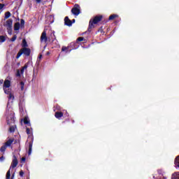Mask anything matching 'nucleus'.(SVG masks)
<instances>
[{"instance_id": "1", "label": "nucleus", "mask_w": 179, "mask_h": 179, "mask_svg": "<svg viewBox=\"0 0 179 179\" xmlns=\"http://www.w3.org/2000/svg\"><path fill=\"white\" fill-rule=\"evenodd\" d=\"M10 80H6L3 83V91L6 94H8V102L7 103V108L6 111V117L7 124L10 125V124L15 123V113L12 110L11 104L15 100V96L12 94V90L10 88Z\"/></svg>"}, {"instance_id": "2", "label": "nucleus", "mask_w": 179, "mask_h": 179, "mask_svg": "<svg viewBox=\"0 0 179 179\" xmlns=\"http://www.w3.org/2000/svg\"><path fill=\"white\" fill-rule=\"evenodd\" d=\"M27 134L29 135L28 141H30L29 143V151L28 155L30 156L33 150V142L34 141V137L33 136V129L27 128Z\"/></svg>"}, {"instance_id": "3", "label": "nucleus", "mask_w": 179, "mask_h": 179, "mask_svg": "<svg viewBox=\"0 0 179 179\" xmlns=\"http://www.w3.org/2000/svg\"><path fill=\"white\" fill-rule=\"evenodd\" d=\"M101 19H103V16H96L93 20H90V24L88 27V31H92V29L93 27H94V24H97L99 22L101 21Z\"/></svg>"}, {"instance_id": "4", "label": "nucleus", "mask_w": 179, "mask_h": 179, "mask_svg": "<svg viewBox=\"0 0 179 179\" xmlns=\"http://www.w3.org/2000/svg\"><path fill=\"white\" fill-rule=\"evenodd\" d=\"M30 52H31V50L30 48H22L18 53L17 54L16 58L17 59H19L22 55H26V57H29L30 55Z\"/></svg>"}, {"instance_id": "5", "label": "nucleus", "mask_w": 179, "mask_h": 179, "mask_svg": "<svg viewBox=\"0 0 179 179\" xmlns=\"http://www.w3.org/2000/svg\"><path fill=\"white\" fill-rule=\"evenodd\" d=\"M13 157L14 158L13 159L10 169L6 173V179H10V170H12V169H15V167L17 166V158H16V156H14Z\"/></svg>"}, {"instance_id": "6", "label": "nucleus", "mask_w": 179, "mask_h": 179, "mask_svg": "<svg viewBox=\"0 0 179 179\" xmlns=\"http://www.w3.org/2000/svg\"><path fill=\"white\" fill-rule=\"evenodd\" d=\"M13 24V20L12 19H9L4 24L5 27H6V30L10 36H12V27Z\"/></svg>"}, {"instance_id": "7", "label": "nucleus", "mask_w": 179, "mask_h": 179, "mask_svg": "<svg viewBox=\"0 0 179 179\" xmlns=\"http://www.w3.org/2000/svg\"><path fill=\"white\" fill-rule=\"evenodd\" d=\"M49 41H52V44L55 45V47H59V43H58V41H57L55 31H52L50 34V37H49Z\"/></svg>"}, {"instance_id": "8", "label": "nucleus", "mask_w": 179, "mask_h": 179, "mask_svg": "<svg viewBox=\"0 0 179 179\" xmlns=\"http://www.w3.org/2000/svg\"><path fill=\"white\" fill-rule=\"evenodd\" d=\"M71 13L74 16H79L80 14V6L78 4H75L74 7L71 9Z\"/></svg>"}, {"instance_id": "9", "label": "nucleus", "mask_w": 179, "mask_h": 179, "mask_svg": "<svg viewBox=\"0 0 179 179\" xmlns=\"http://www.w3.org/2000/svg\"><path fill=\"white\" fill-rule=\"evenodd\" d=\"M49 38L47 37V32L45 31H43L41 36V43H47L48 41Z\"/></svg>"}, {"instance_id": "10", "label": "nucleus", "mask_w": 179, "mask_h": 179, "mask_svg": "<svg viewBox=\"0 0 179 179\" xmlns=\"http://www.w3.org/2000/svg\"><path fill=\"white\" fill-rule=\"evenodd\" d=\"M64 24H66V26H69V27H71V26H72V21L71 20H69V17H65Z\"/></svg>"}, {"instance_id": "11", "label": "nucleus", "mask_w": 179, "mask_h": 179, "mask_svg": "<svg viewBox=\"0 0 179 179\" xmlns=\"http://www.w3.org/2000/svg\"><path fill=\"white\" fill-rule=\"evenodd\" d=\"M14 139L13 138H10V139H8L5 143H4V145L7 147V148H8L9 146H10L13 143V142H14Z\"/></svg>"}, {"instance_id": "12", "label": "nucleus", "mask_w": 179, "mask_h": 179, "mask_svg": "<svg viewBox=\"0 0 179 179\" xmlns=\"http://www.w3.org/2000/svg\"><path fill=\"white\" fill-rule=\"evenodd\" d=\"M55 117H56L58 120H60L62 118V117H64V113H62V112H56Z\"/></svg>"}, {"instance_id": "13", "label": "nucleus", "mask_w": 179, "mask_h": 179, "mask_svg": "<svg viewBox=\"0 0 179 179\" xmlns=\"http://www.w3.org/2000/svg\"><path fill=\"white\" fill-rule=\"evenodd\" d=\"M27 68H29V64L27 63V64H24V66L20 71L21 75H23L24 73V70L27 69Z\"/></svg>"}, {"instance_id": "14", "label": "nucleus", "mask_w": 179, "mask_h": 179, "mask_svg": "<svg viewBox=\"0 0 179 179\" xmlns=\"http://www.w3.org/2000/svg\"><path fill=\"white\" fill-rule=\"evenodd\" d=\"M175 167L179 170V155L175 159Z\"/></svg>"}, {"instance_id": "15", "label": "nucleus", "mask_w": 179, "mask_h": 179, "mask_svg": "<svg viewBox=\"0 0 179 179\" xmlns=\"http://www.w3.org/2000/svg\"><path fill=\"white\" fill-rule=\"evenodd\" d=\"M20 29V23L19 22H16L15 24H14V30L15 31H18V30Z\"/></svg>"}, {"instance_id": "16", "label": "nucleus", "mask_w": 179, "mask_h": 179, "mask_svg": "<svg viewBox=\"0 0 179 179\" xmlns=\"http://www.w3.org/2000/svg\"><path fill=\"white\" fill-rule=\"evenodd\" d=\"M69 48L66 46H63L62 48V52H66V54H69L72 50H68Z\"/></svg>"}, {"instance_id": "17", "label": "nucleus", "mask_w": 179, "mask_h": 179, "mask_svg": "<svg viewBox=\"0 0 179 179\" xmlns=\"http://www.w3.org/2000/svg\"><path fill=\"white\" fill-rule=\"evenodd\" d=\"M22 47H23L24 48H26V47H29V45H27L26 39L22 40Z\"/></svg>"}, {"instance_id": "18", "label": "nucleus", "mask_w": 179, "mask_h": 179, "mask_svg": "<svg viewBox=\"0 0 179 179\" xmlns=\"http://www.w3.org/2000/svg\"><path fill=\"white\" fill-rule=\"evenodd\" d=\"M172 179H179V172L173 173L172 175Z\"/></svg>"}, {"instance_id": "19", "label": "nucleus", "mask_w": 179, "mask_h": 179, "mask_svg": "<svg viewBox=\"0 0 179 179\" xmlns=\"http://www.w3.org/2000/svg\"><path fill=\"white\" fill-rule=\"evenodd\" d=\"M115 17H118V15L117 14H113L109 17V20H114Z\"/></svg>"}, {"instance_id": "20", "label": "nucleus", "mask_w": 179, "mask_h": 179, "mask_svg": "<svg viewBox=\"0 0 179 179\" xmlns=\"http://www.w3.org/2000/svg\"><path fill=\"white\" fill-rule=\"evenodd\" d=\"M6 146L4 144L3 146L1 147L0 148V152H1V153H5V150H6Z\"/></svg>"}, {"instance_id": "21", "label": "nucleus", "mask_w": 179, "mask_h": 179, "mask_svg": "<svg viewBox=\"0 0 179 179\" xmlns=\"http://www.w3.org/2000/svg\"><path fill=\"white\" fill-rule=\"evenodd\" d=\"M6 41V37L4 36H0V43H5Z\"/></svg>"}, {"instance_id": "22", "label": "nucleus", "mask_w": 179, "mask_h": 179, "mask_svg": "<svg viewBox=\"0 0 179 179\" xmlns=\"http://www.w3.org/2000/svg\"><path fill=\"white\" fill-rule=\"evenodd\" d=\"M16 129V126H11L9 128V131L11 133L15 132V130Z\"/></svg>"}, {"instance_id": "23", "label": "nucleus", "mask_w": 179, "mask_h": 179, "mask_svg": "<svg viewBox=\"0 0 179 179\" xmlns=\"http://www.w3.org/2000/svg\"><path fill=\"white\" fill-rule=\"evenodd\" d=\"M10 17V12L8 11L5 13L4 19H9Z\"/></svg>"}, {"instance_id": "24", "label": "nucleus", "mask_w": 179, "mask_h": 179, "mask_svg": "<svg viewBox=\"0 0 179 179\" xmlns=\"http://www.w3.org/2000/svg\"><path fill=\"white\" fill-rule=\"evenodd\" d=\"M20 89L22 91L24 90V82L23 81H21L20 83Z\"/></svg>"}, {"instance_id": "25", "label": "nucleus", "mask_w": 179, "mask_h": 179, "mask_svg": "<svg viewBox=\"0 0 179 179\" xmlns=\"http://www.w3.org/2000/svg\"><path fill=\"white\" fill-rule=\"evenodd\" d=\"M24 124H25V125H31L30 124V121H29L27 118H25V119H24Z\"/></svg>"}, {"instance_id": "26", "label": "nucleus", "mask_w": 179, "mask_h": 179, "mask_svg": "<svg viewBox=\"0 0 179 179\" xmlns=\"http://www.w3.org/2000/svg\"><path fill=\"white\" fill-rule=\"evenodd\" d=\"M17 38V36L14 35L12 38L10 40V41H11L12 43H13V41H16V39Z\"/></svg>"}, {"instance_id": "27", "label": "nucleus", "mask_w": 179, "mask_h": 179, "mask_svg": "<svg viewBox=\"0 0 179 179\" xmlns=\"http://www.w3.org/2000/svg\"><path fill=\"white\" fill-rule=\"evenodd\" d=\"M85 40V38L83 37H79L76 42V44H78V43H79V41H83Z\"/></svg>"}, {"instance_id": "28", "label": "nucleus", "mask_w": 179, "mask_h": 179, "mask_svg": "<svg viewBox=\"0 0 179 179\" xmlns=\"http://www.w3.org/2000/svg\"><path fill=\"white\" fill-rule=\"evenodd\" d=\"M21 75H22V73H20V70H17L15 76H17V78H20V76H21Z\"/></svg>"}, {"instance_id": "29", "label": "nucleus", "mask_w": 179, "mask_h": 179, "mask_svg": "<svg viewBox=\"0 0 179 179\" xmlns=\"http://www.w3.org/2000/svg\"><path fill=\"white\" fill-rule=\"evenodd\" d=\"M20 24H21V27H24V20L22 19L20 20Z\"/></svg>"}, {"instance_id": "30", "label": "nucleus", "mask_w": 179, "mask_h": 179, "mask_svg": "<svg viewBox=\"0 0 179 179\" xmlns=\"http://www.w3.org/2000/svg\"><path fill=\"white\" fill-rule=\"evenodd\" d=\"M5 7V4L0 3V10H2L3 8Z\"/></svg>"}, {"instance_id": "31", "label": "nucleus", "mask_w": 179, "mask_h": 179, "mask_svg": "<svg viewBox=\"0 0 179 179\" xmlns=\"http://www.w3.org/2000/svg\"><path fill=\"white\" fill-rule=\"evenodd\" d=\"M24 175V172H23V171H20V177H23Z\"/></svg>"}, {"instance_id": "32", "label": "nucleus", "mask_w": 179, "mask_h": 179, "mask_svg": "<svg viewBox=\"0 0 179 179\" xmlns=\"http://www.w3.org/2000/svg\"><path fill=\"white\" fill-rule=\"evenodd\" d=\"M3 160H5V157H3V156L0 157V161L3 162Z\"/></svg>"}, {"instance_id": "33", "label": "nucleus", "mask_w": 179, "mask_h": 179, "mask_svg": "<svg viewBox=\"0 0 179 179\" xmlns=\"http://www.w3.org/2000/svg\"><path fill=\"white\" fill-rule=\"evenodd\" d=\"M43 0H36V3H41Z\"/></svg>"}, {"instance_id": "34", "label": "nucleus", "mask_w": 179, "mask_h": 179, "mask_svg": "<svg viewBox=\"0 0 179 179\" xmlns=\"http://www.w3.org/2000/svg\"><path fill=\"white\" fill-rule=\"evenodd\" d=\"M21 160H22V162H26V158L22 157V158L21 159Z\"/></svg>"}, {"instance_id": "35", "label": "nucleus", "mask_w": 179, "mask_h": 179, "mask_svg": "<svg viewBox=\"0 0 179 179\" xmlns=\"http://www.w3.org/2000/svg\"><path fill=\"white\" fill-rule=\"evenodd\" d=\"M3 84V80H0V85Z\"/></svg>"}, {"instance_id": "36", "label": "nucleus", "mask_w": 179, "mask_h": 179, "mask_svg": "<svg viewBox=\"0 0 179 179\" xmlns=\"http://www.w3.org/2000/svg\"><path fill=\"white\" fill-rule=\"evenodd\" d=\"M13 178H15V173H13V174L12 175V176H11V179H13Z\"/></svg>"}, {"instance_id": "37", "label": "nucleus", "mask_w": 179, "mask_h": 179, "mask_svg": "<svg viewBox=\"0 0 179 179\" xmlns=\"http://www.w3.org/2000/svg\"><path fill=\"white\" fill-rule=\"evenodd\" d=\"M159 174H162V170H158Z\"/></svg>"}, {"instance_id": "38", "label": "nucleus", "mask_w": 179, "mask_h": 179, "mask_svg": "<svg viewBox=\"0 0 179 179\" xmlns=\"http://www.w3.org/2000/svg\"><path fill=\"white\" fill-rule=\"evenodd\" d=\"M78 48H79V47L78 46V47H76V48H73V50H78Z\"/></svg>"}, {"instance_id": "39", "label": "nucleus", "mask_w": 179, "mask_h": 179, "mask_svg": "<svg viewBox=\"0 0 179 179\" xmlns=\"http://www.w3.org/2000/svg\"><path fill=\"white\" fill-rule=\"evenodd\" d=\"M66 117H69V114H68V113H66Z\"/></svg>"}, {"instance_id": "40", "label": "nucleus", "mask_w": 179, "mask_h": 179, "mask_svg": "<svg viewBox=\"0 0 179 179\" xmlns=\"http://www.w3.org/2000/svg\"><path fill=\"white\" fill-rule=\"evenodd\" d=\"M50 17L52 19H54V16H52V15H50Z\"/></svg>"}, {"instance_id": "41", "label": "nucleus", "mask_w": 179, "mask_h": 179, "mask_svg": "<svg viewBox=\"0 0 179 179\" xmlns=\"http://www.w3.org/2000/svg\"><path fill=\"white\" fill-rule=\"evenodd\" d=\"M71 23H75V19L72 20Z\"/></svg>"}, {"instance_id": "42", "label": "nucleus", "mask_w": 179, "mask_h": 179, "mask_svg": "<svg viewBox=\"0 0 179 179\" xmlns=\"http://www.w3.org/2000/svg\"><path fill=\"white\" fill-rule=\"evenodd\" d=\"M50 23H54V20H52L50 22Z\"/></svg>"}, {"instance_id": "43", "label": "nucleus", "mask_w": 179, "mask_h": 179, "mask_svg": "<svg viewBox=\"0 0 179 179\" xmlns=\"http://www.w3.org/2000/svg\"><path fill=\"white\" fill-rule=\"evenodd\" d=\"M47 55H50V52H47Z\"/></svg>"}, {"instance_id": "44", "label": "nucleus", "mask_w": 179, "mask_h": 179, "mask_svg": "<svg viewBox=\"0 0 179 179\" xmlns=\"http://www.w3.org/2000/svg\"><path fill=\"white\" fill-rule=\"evenodd\" d=\"M71 45H73L75 44V43H71Z\"/></svg>"}, {"instance_id": "45", "label": "nucleus", "mask_w": 179, "mask_h": 179, "mask_svg": "<svg viewBox=\"0 0 179 179\" xmlns=\"http://www.w3.org/2000/svg\"><path fill=\"white\" fill-rule=\"evenodd\" d=\"M44 3H45V1H44V2L43 3V5H44Z\"/></svg>"}, {"instance_id": "46", "label": "nucleus", "mask_w": 179, "mask_h": 179, "mask_svg": "<svg viewBox=\"0 0 179 179\" xmlns=\"http://www.w3.org/2000/svg\"><path fill=\"white\" fill-rule=\"evenodd\" d=\"M41 57H42V56H41V55H40V56H39V58H41Z\"/></svg>"}, {"instance_id": "47", "label": "nucleus", "mask_w": 179, "mask_h": 179, "mask_svg": "<svg viewBox=\"0 0 179 179\" xmlns=\"http://www.w3.org/2000/svg\"><path fill=\"white\" fill-rule=\"evenodd\" d=\"M75 122V120H73V123Z\"/></svg>"}]
</instances>
